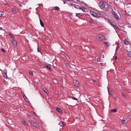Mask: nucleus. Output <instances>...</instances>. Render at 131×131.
Listing matches in <instances>:
<instances>
[{"label": "nucleus", "mask_w": 131, "mask_h": 131, "mask_svg": "<svg viewBox=\"0 0 131 131\" xmlns=\"http://www.w3.org/2000/svg\"><path fill=\"white\" fill-rule=\"evenodd\" d=\"M100 7L103 10L106 11L108 10L109 8L108 4L103 1H101L99 3Z\"/></svg>", "instance_id": "1"}, {"label": "nucleus", "mask_w": 131, "mask_h": 131, "mask_svg": "<svg viewBox=\"0 0 131 131\" xmlns=\"http://www.w3.org/2000/svg\"><path fill=\"white\" fill-rule=\"evenodd\" d=\"M74 7L75 8L82 10L84 12H88L87 9L86 8H85L83 6L80 7L79 5H75Z\"/></svg>", "instance_id": "2"}, {"label": "nucleus", "mask_w": 131, "mask_h": 131, "mask_svg": "<svg viewBox=\"0 0 131 131\" xmlns=\"http://www.w3.org/2000/svg\"><path fill=\"white\" fill-rule=\"evenodd\" d=\"M115 11L113 10L112 9V13L113 15H114V17L117 20H119L120 19V17L118 15L117 12L118 11L117 10H116L115 9H114Z\"/></svg>", "instance_id": "3"}, {"label": "nucleus", "mask_w": 131, "mask_h": 131, "mask_svg": "<svg viewBox=\"0 0 131 131\" xmlns=\"http://www.w3.org/2000/svg\"><path fill=\"white\" fill-rule=\"evenodd\" d=\"M97 37L99 39V40L101 41H102L104 40H107L105 36L103 35L99 34L97 36Z\"/></svg>", "instance_id": "4"}, {"label": "nucleus", "mask_w": 131, "mask_h": 131, "mask_svg": "<svg viewBox=\"0 0 131 131\" xmlns=\"http://www.w3.org/2000/svg\"><path fill=\"white\" fill-rule=\"evenodd\" d=\"M125 120H123V128H124L125 130H127L128 129L127 127V122L125 123Z\"/></svg>", "instance_id": "5"}, {"label": "nucleus", "mask_w": 131, "mask_h": 131, "mask_svg": "<svg viewBox=\"0 0 131 131\" xmlns=\"http://www.w3.org/2000/svg\"><path fill=\"white\" fill-rule=\"evenodd\" d=\"M31 124L35 127H38V125L34 121H31L30 122Z\"/></svg>", "instance_id": "6"}, {"label": "nucleus", "mask_w": 131, "mask_h": 131, "mask_svg": "<svg viewBox=\"0 0 131 131\" xmlns=\"http://www.w3.org/2000/svg\"><path fill=\"white\" fill-rule=\"evenodd\" d=\"M123 42L125 45H128L129 44L130 41L128 39H124L123 40Z\"/></svg>", "instance_id": "7"}, {"label": "nucleus", "mask_w": 131, "mask_h": 131, "mask_svg": "<svg viewBox=\"0 0 131 131\" xmlns=\"http://www.w3.org/2000/svg\"><path fill=\"white\" fill-rule=\"evenodd\" d=\"M89 22L91 24H95L96 22V20H95L93 19L92 18H91L90 19H89Z\"/></svg>", "instance_id": "8"}, {"label": "nucleus", "mask_w": 131, "mask_h": 131, "mask_svg": "<svg viewBox=\"0 0 131 131\" xmlns=\"http://www.w3.org/2000/svg\"><path fill=\"white\" fill-rule=\"evenodd\" d=\"M102 15L100 13L98 12L96 13L95 17L99 18L100 17H102Z\"/></svg>", "instance_id": "9"}, {"label": "nucleus", "mask_w": 131, "mask_h": 131, "mask_svg": "<svg viewBox=\"0 0 131 131\" xmlns=\"http://www.w3.org/2000/svg\"><path fill=\"white\" fill-rule=\"evenodd\" d=\"M12 44L15 47H16L17 46V43L16 41L14 39H12L11 42Z\"/></svg>", "instance_id": "10"}, {"label": "nucleus", "mask_w": 131, "mask_h": 131, "mask_svg": "<svg viewBox=\"0 0 131 131\" xmlns=\"http://www.w3.org/2000/svg\"><path fill=\"white\" fill-rule=\"evenodd\" d=\"M110 19L109 20H108V21L109 23H110L111 25V26L113 27L114 29L116 30V26L113 24L110 21Z\"/></svg>", "instance_id": "11"}, {"label": "nucleus", "mask_w": 131, "mask_h": 131, "mask_svg": "<svg viewBox=\"0 0 131 131\" xmlns=\"http://www.w3.org/2000/svg\"><path fill=\"white\" fill-rule=\"evenodd\" d=\"M56 110L60 113H62L63 112L61 109L59 108H57L56 109Z\"/></svg>", "instance_id": "12"}, {"label": "nucleus", "mask_w": 131, "mask_h": 131, "mask_svg": "<svg viewBox=\"0 0 131 131\" xmlns=\"http://www.w3.org/2000/svg\"><path fill=\"white\" fill-rule=\"evenodd\" d=\"M117 87L120 90H122L123 89L122 86L120 84H117Z\"/></svg>", "instance_id": "13"}, {"label": "nucleus", "mask_w": 131, "mask_h": 131, "mask_svg": "<svg viewBox=\"0 0 131 131\" xmlns=\"http://www.w3.org/2000/svg\"><path fill=\"white\" fill-rule=\"evenodd\" d=\"M90 14L93 16L95 17L96 13L92 11H90Z\"/></svg>", "instance_id": "14"}, {"label": "nucleus", "mask_w": 131, "mask_h": 131, "mask_svg": "<svg viewBox=\"0 0 131 131\" xmlns=\"http://www.w3.org/2000/svg\"><path fill=\"white\" fill-rule=\"evenodd\" d=\"M22 123L25 126H28L27 122L23 120L22 121Z\"/></svg>", "instance_id": "15"}, {"label": "nucleus", "mask_w": 131, "mask_h": 131, "mask_svg": "<svg viewBox=\"0 0 131 131\" xmlns=\"http://www.w3.org/2000/svg\"><path fill=\"white\" fill-rule=\"evenodd\" d=\"M62 124V125H60V126H65L66 125L65 122L62 121H60V123H59V124Z\"/></svg>", "instance_id": "16"}, {"label": "nucleus", "mask_w": 131, "mask_h": 131, "mask_svg": "<svg viewBox=\"0 0 131 131\" xmlns=\"http://www.w3.org/2000/svg\"><path fill=\"white\" fill-rule=\"evenodd\" d=\"M83 15V14L81 13H76L75 16L79 17Z\"/></svg>", "instance_id": "17"}, {"label": "nucleus", "mask_w": 131, "mask_h": 131, "mask_svg": "<svg viewBox=\"0 0 131 131\" xmlns=\"http://www.w3.org/2000/svg\"><path fill=\"white\" fill-rule=\"evenodd\" d=\"M104 43L105 44V46L106 47H108L110 43L108 42H104Z\"/></svg>", "instance_id": "18"}, {"label": "nucleus", "mask_w": 131, "mask_h": 131, "mask_svg": "<svg viewBox=\"0 0 131 131\" xmlns=\"http://www.w3.org/2000/svg\"><path fill=\"white\" fill-rule=\"evenodd\" d=\"M4 13L2 12V11H0V17H3L4 16Z\"/></svg>", "instance_id": "19"}, {"label": "nucleus", "mask_w": 131, "mask_h": 131, "mask_svg": "<svg viewBox=\"0 0 131 131\" xmlns=\"http://www.w3.org/2000/svg\"><path fill=\"white\" fill-rule=\"evenodd\" d=\"M130 112V111L128 108H126V113L127 114H128V113H129Z\"/></svg>", "instance_id": "20"}, {"label": "nucleus", "mask_w": 131, "mask_h": 131, "mask_svg": "<svg viewBox=\"0 0 131 131\" xmlns=\"http://www.w3.org/2000/svg\"><path fill=\"white\" fill-rule=\"evenodd\" d=\"M110 111L112 112L115 113L117 111V110L116 108L112 109Z\"/></svg>", "instance_id": "21"}, {"label": "nucleus", "mask_w": 131, "mask_h": 131, "mask_svg": "<svg viewBox=\"0 0 131 131\" xmlns=\"http://www.w3.org/2000/svg\"><path fill=\"white\" fill-rule=\"evenodd\" d=\"M40 25L42 27H44V24L43 22L40 19Z\"/></svg>", "instance_id": "22"}, {"label": "nucleus", "mask_w": 131, "mask_h": 131, "mask_svg": "<svg viewBox=\"0 0 131 131\" xmlns=\"http://www.w3.org/2000/svg\"><path fill=\"white\" fill-rule=\"evenodd\" d=\"M43 91L45 93H46L47 94L48 93V90L45 88L43 89Z\"/></svg>", "instance_id": "23"}, {"label": "nucleus", "mask_w": 131, "mask_h": 131, "mask_svg": "<svg viewBox=\"0 0 131 131\" xmlns=\"http://www.w3.org/2000/svg\"><path fill=\"white\" fill-rule=\"evenodd\" d=\"M48 69H49L50 70V69H51V67L49 65H47L45 66Z\"/></svg>", "instance_id": "24"}, {"label": "nucleus", "mask_w": 131, "mask_h": 131, "mask_svg": "<svg viewBox=\"0 0 131 131\" xmlns=\"http://www.w3.org/2000/svg\"><path fill=\"white\" fill-rule=\"evenodd\" d=\"M97 60L98 61L100 62H102V60L101 57H99L97 59Z\"/></svg>", "instance_id": "25"}, {"label": "nucleus", "mask_w": 131, "mask_h": 131, "mask_svg": "<svg viewBox=\"0 0 131 131\" xmlns=\"http://www.w3.org/2000/svg\"><path fill=\"white\" fill-rule=\"evenodd\" d=\"M12 11L13 12L14 14H16V10L13 8L12 9Z\"/></svg>", "instance_id": "26"}, {"label": "nucleus", "mask_w": 131, "mask_h": 131, "mask_svg": "<svg viewBox=\"0 0 131 131\" xmlns=\"http://www.w3.org/2000/svg\"><path fill=\"white\" fill-rule=\"evenodd\" d=\"M59 9V7L57 6H56L54 7V10H58Z\"/></svg>", "instance_id": "27"}, {"label": "nucleus", "mask_w": 131, "mask_h": 131, "mask_svg": "<svg viewBox=\"0 0 131 131\" xmlns=\"http://www.w3.org/2000/svg\"><path fill=\"white\" fill-rule=\"evenodd\" d=\"M3 71L5 74H7V70L6 69H4Z\"/></svg>", "instance_id": "28"}, {"label": "nucleus", "mask_w": 131, "mask_h": 131, "mask_svg": "<svg viewBox=\"0 0 131 131\" xmlns=\"http://www.w3.org/2000/svg\"><path fill=\"white\" fill-rule=\"evenodd\" d=\"M29 74H30V75H31V76H32L33 75V72H32V71H29Z\"/></svg>", "instance_id": "29"}, {"label": "nucleus", "mask_w": 131, "mask_h": 131, "mask_svg": "<svg viewBox=\"0 0 131 131\" xmlns=\"http://www.w3.org/2000/svg\"><path fill=\"white\" fill-rule=\"evenodd\" d=\"M23 97L24 98L25 100V101L26 100V99H27V100H28V99L27 98V97H26V96H25V95L24 94V95H23Z\"/></svg>", "instance_id": "30"}, {"label": "nucleus", "mask_w": 131, "mask_h": 131, "mask_svg": "<svg viewBox=\"0 0 131 131\" xmlns=\"http://www.w3.org/2000/svg\"><path fill=\"white\" fill-rule=\"evenodd\" d=\"M128 55L129 56L131 57V51L129 52L128 53Z\"/></svg>", "instance_id": "31"}, {"label": "nucleus", "mask_w": 131, "mask_h": 131, "mask_svg": "<svg viewBox=\"0 0 131 131\" xmlns=\"http://www.w3.org/2000/svg\"><path fill=\"white\" fill-rule=\"evenodd\" d=\"M66 65L68 68H69L70 66V64L68 63H67L66 64Z\"/></svg>", "instance_id": "32"}, {"label": "nucleus", "mask_w": 131, "mask_h": 131, "mask_svg": "<svg viewBox=\"0 0 131 131\" xmlns=\"http://www.w3.org/2000/svg\"><path fill=\"white\" fill-rule=\"evenodd\" d=\"M3 77L5 78H6L7 77V74H4Z\"/></svg>", "instance_id": "33"}, {"label": "nucleus", "mask_w": 131, "mask_h": 131, "mask_svg": "<svg viewBox=\"0 0 131 131\" xmlns=\"http://www.w3.org/2000/svg\"><path fill=\"white\" fill-rule=\"evenodd\" d=\"M41 51L40 49V48L38 46L37 48V51L38 52H40V51Z\"/></svg>", "instance_id": "34"}, {"label": "nucleus", "mask_w": 131, "mask_h": 131, "mask_svg": "<svg viewBox=\"0 0 131 131\" xmlns=\"http://www.w3.org/2000/svg\"><path fill=\"white\" fill-rule=\"evenodd\" d=\"M72 99L74 100H75L76 101H77L78 100V99L76 98L73 97H72Z\"/></svg>", "instance_id": "35"}, {"label": "nucleus", "mask_w": 131, "mask_h": 131, "mask_svg": "<svg viewBox=\"0 0 131 131\" xmlns=\"http://www.w3.org/2000/svg\"><path fill=\"white\" fill-rule=\"evenodd\" d=\"M1 51L3 52L4 53H5L6 52V50H4V49H3V48H2V49H1Z\"/></svg>", "instance_id": "36"}, {"label": "nucleus", "mask_w": 131, "mask_h": 131, "mask_svg": "<svg viewBox=\"0 0 131 131\" xmlns=\"http://www.w3.org/2000/svg\"><path fill=\"white\" fill-rule=\"evenodd\" d=\"M75 83L76 84L78 85L79 84V82L78 81H76L75 82Z\"/></svg>", "instance_id": "37"}, {"label": "nucleus", "mask_w": 131, "mask_h": 131, "mask_svg": "<svg viewBox=\"0 0 131 131\" xmlns=\"http://www.w3.org/2000/svg\"><path fill=\"white\" fill-rule=\"evenodd\" d=\"M108 93H109V94L111 95V94H112L111 92V91L110 92V91L108 89Z\"/></svg>", "instance_id": "38"}, {"label": "nucleus", "mask_w": 131, "mask_h": 131, "mask_svg": "<svg viewBox=\"0 0 131 131\" xmlns=\"http://www.w3.org/2000/svg\"><path fill=\"white\" fill-rule=\"evenodd\" d=\"M63 3H64V4L67 3V1H66V0H65V1L63 0Z\"/></svg>", "instance_id": "39"}, {"label": "nucleus", "mask_w": 131, "mask_h": 131, "mask_svg": "<svg viewBox=\"0 0 131 131\" xmlns=\"http://www.w3.org/2000/svg\"><path fill=\"white\" fill-rule=\"evenodd\" d=\"M65 57H66V59L67 60H68L69 59V57L68 56H67Z\"/></svg>", "instance_id": "40"}, {"label": "nucleus", "mask_w": 131, "mask_h": 131, "mask_svg": "<svg viewBox=\"0 0 131 131\" xmlns=\"http://www.w3.org/2000/svg\"><path fill=\"white\" fill-rule=\"evenodd\" d=\"M125 13H124V15H125L127 14V12H126V10L125 11Z\"/></svg>", "instance_id": "41"}, {"label": "nucleus", "mask_w": 131, "mask_h": 131, "mask_svg": "<svg viewBox=\"0 0 131 131\" xmlns=\"http://www.w3.org/2000/svg\"><path fill=\"white\" fill-rule=\"evenodd\" d=\"M3 30V28L1 27H0V30Z\"/></svg>", "instance_id": "42"}, {"label": "nucleus", "mask_w": 131, "mask_h": 131, "mask_svg": "<svg viewBox=\"0 0 131 131\" xmlns=\"http://www.w3.org/2000/svg\"><path fill=\"white\" fill-rule=\"evenodd\" d=\"M11 37L12 38H15L14 37V36H11Z\"/></svg>", "instance_id": "43"}, {"label": "nucleus", "mask_w": 131, "mask_h": 131, "mask_svg": "<svg viewBox=\"0 0 131 131\" xmlns=\"http://www.w3.org/2000/svg\"><path fill=\"white\" fill-rule=\"evenodd\" d=\"M19 4V6L20 7H22V6L20 4Z\"/></svg>", "instance_id": "44"}, {"label": "nucleus", "mask_w": 131, "mask_h": 131, "mask_svg": "<svg viewBox=\"0 0 131 131\" xmlns=\"http://www.w3.org/2000/svg\"><path fill=\"white\" fill-rule=\"evenodd\" d=\"M123 96L125 97H126V96L125 94H123Z\"/></svg>", "instance_id": "45"}, {"label": "nucleus", "mask_w": 131, "mask_h": 131, "mask_svg": "<svg viewBox=\"0 0 131 131\" xmlns=\"http://www.w3.org/2000/svg\"><path fill=\"white\" fill-rule=\"evenodd\" d=\"M117 56H116V57H115V60H116L117 59Z\"/></svg>", "instance_id": "46"}, {"label": "nucleus", "mask_w": 131, "mask_h": 131, "mask_svg": "<svg viewBox=\"0 0 131 131\" xmlns=\"http://www.w3.org/2000/svg\"><path fill=\"white\" fill-rule=\"evenodd\" d=\"M121 122H122V123H123V119H121Z\"/></svg>", "instance_id": "47"}, {"label": "nucleus", "mask_w": 131, "mask_h": 131, "mask_svg": "<svg viewBox=\"0 0 131 131\" xmlns=\"http://www.w3.org/2000/svg\"><path fill=\"white\" fill-rule=\"evenodd\" d=\"M131 117V116L130 115H128V117Z\"/></svg>", "instance_id": "48"}, {"label": "nucleus", "mask_w": 131, "mask_h": 131, "mask_svg": "<svg viewBox=\"0 0 131 131\" xmlns=\"http://www.w3.org/2000/svg\"><path fill=\"white\" fill-rule=\"evenodd\" d=\"M126 33V32L125 31H123V33Z\"/></svg>", "instance_id": "49"}, {"label": "nucleus", "mask_w": 131, "mask_h": 131, "mask_svg": "<svg viewBox=\"0 0 131 131\" xmlns=\"http://www.w3.org/2000/svg\"><path fill=\"white\" fill-rule=\"evenodd\" d=\"M66 0V1L67 2L70 1L69 0Z\"/></svg>", "instance_id": "50"}, {"label": "nucleus", "mask_w": 131, "mask_h": 131, "mask_svg": "<svg viewBox=\"0 0 131 131\" xmlns=\"http://www.w3.org/2000/svg\"><path fill=\"white\" fill-rule=\"evenodd\" d=\"M33 114H35L36 115H37L36 114V113H35V112H34V113H33Z\"/></svg>", "instance_id": "51"}, {"label": "nucleus", "mask_w": 131, "mask_h": 131, "mask_svg": "<svg viewBox=\"0 0 131 131\" xmlns=\"http://www.w3.org/2000/svg\"><path fill=\"white\" fill-rule=\"evenodd\" d=\"M104 56L103 55V58H104Z\"/></svg>", "instance_id": "52"}, {"label": "nucleus", "mask_w": 131, "mask_h": 131, "mask_svg": "<svg viewBox=\"0 0 131 131\" xmlns=\"http://www.w3.org/2000/svg\"><path fill=\"white\" fill-rule=\"evenodd\" d=\"M72 1L73 0H69V1Z\"/></svg>", "instance_id": "53"}, {"label": "nucleus", "mask_w": 131, "mask_h": 131, "mask_svg": "<svg viewBox=\"0 0 131 131\" xmlns=\"http://www.w3.org/2000/svg\"><path fill=\"white\" fill-rule=\"evenodd\" d=\"M26 101L27 100H28L27 99H26Z\"/></svg>", "instance_id": "54"}, {"label": "nucleus", "mask_w": 131, "mask_h": 131, "mask_svg": "<svg viewBox=\"0 0 131 131\" xmlns=\"http://www.w3.org/2000/svg\"><path fill=\"white\" fill-rule=\"evenodd\" d=\"M128 15H129V14H128Z\"/></svg>", "instance_id": "55"}, {"label": "nucleus", "mask_w": 131, "mask_h": 131, "mask_svg": "<svg viewBox=\"0 0 131 131\" xmlns=\"http://www.w3.org/2000/svg\"><path fill=\"white\" fill-rule=\"evenodd\" d=\"M9 35H10V34H9Z\"/></svg>", "instance_id": "56"}, {"label": "nucleus", "mask_w": 131, "mask_h": 131, "mask_svg": "<svg viewBox=\"0 0 131 131\" xmlns=\"http://www.w3.org/2000/svg\"><path fill=\"white\" fill-rule=\"evenodd\" d=\"M70 15H72V14H70Z\"/></svg>", "instance_id": "57"}]
</instances>
